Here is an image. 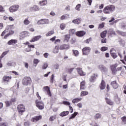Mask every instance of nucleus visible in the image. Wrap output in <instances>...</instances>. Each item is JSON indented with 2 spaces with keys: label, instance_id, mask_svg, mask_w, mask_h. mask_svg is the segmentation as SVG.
I'll list each match as a JSON object with an SVG mask.
<instances>
[{
  "label": "nucleus",
  "instance_id": "nucleus-1",
  "mask_svg": "<svg viewBox=\"0 0 126 126\" xmlns=\"http://www.w3.org/2000/svg\"><path fill=\"white\" fill-rule=\"evenodd\" d=\"M116 10V6L114 5H109L105 6L103 10V13L105 14H110Z\"/></svg>",
  "mask_w": 126,
  "mask_h": 126
},
{
  "label": "nucleus",
  "instance_id": "nucleus-2",
  "mask_svg": "<svg viewBox=\"0 0 126 126\" xmlns=\"http://www.w3.org/2000/svg\"><path fill=\"white\" fill-rule=\"evenodd\" d=\"M118 63L113 64L110 65V69L112 71V74L113 75H116L117 71H121L123 69V67H118Z\"/></svg>",
  "mask_w": 126,
  "mask_h": 126
},
{
  "label": "nucleus",
  "instance_id": "nucleus-3",
  "mask_svg": "<svg viewBox=\"0 0 126 126\" xmlns=\"http://www.w3.org/2000/svg\"><path fill=\"white\" fill-rule=\"evenodd\" d=\"M17 109L20 116H22V115H23V113H24V112H25L26 111L25 106H24V105H23V104H19L17 106Z\"/></svg>",
  "mask_w": 126,
  "mask_h": 126
},
{
  "label": "nucleus",
  "instance_id": "nucleus-4",
  "mask_svg": "<svg viewBox=\"0 0 126 126\" xmlns=\"http://www.w3.org/2000/svg\"><path fill=\"white\" fill-rule=\"evenodd\" d=\"M82 55L83 56H88L91 52V48L90 47H85L82 49Z\"/></svg>",
  "mask_w": 126,
  "mask_h": 126
},
{
  "label": "nucleus",
  "instance_id": "nucleus-5",
  "mask_svg": "<svg viewBox=\"0 0 126 126\" xmlns=\"http://www.w3.org/2000/svg\"><path fill=\"white\" fill-rule=\"evenodd\" d=\"M43 91L49 97H52V92H51V90H50V87L45 86L42 89Z\"/></svg>",
  "mask_w": 126,
  "mask_h": 126
},
{
  "label": "nucleus",
  "instance_id": "nucleus-6",
  "mask_svg": "<svg viewBox=\"0 0 126 126\" xmlns=\"http://www.w3.org/2000/svg\"><path fill=\"white\" fill-rule=\"evenodd\" d=\"M23 85L27 86L28 84L31 83V78L30 77H25L22 81Z\"/></svg>",
  "mask_w": 126,
  "mask_h": 126
},
{
  "label": "nucleus",
  "instance_id": "nucleus-7",
  "mask_svg": "<svg viewBox=\"0 0 126 126\" xmlns=\"http://www.w3.org/2000/svg\"><path fill=\"white\" fill-rule=\"evenodd\" d=\"M98 74L96 73H93L89 78L90 82L92 83H94L95 82V80L98 78Z\"/></svg>",
  "mask_w": 126,
  "mask_h": 126
},
{
  "label": "nucleus",
  "instance_id": "nucleus-8",
  "mask_svg": "<svg viewBox=\"0 0 126 126\" xmlns=\"http://www.w3.org/2000/svg\"><path fill=\"white\" fill-rule=\"evenodd\" d=\"M50 21L47 19H42L38 21L37 24V25H43L45 24H49Z\"/></svg>",
  "mask_w": 126,
  "mask_h": 126
},
{
  "label": "nucleus",
  "instance_id": "nucleus-9",
  "mask_svg": "<svg viewBox=\"0 0 126 126\" xmlns=\"http://www.w3.org/2000/svg\"><path fill=\"white\" fill-rule=\"evenodd\" d=\"M19 8V5H13L9 8V11L11 13L15 12V11H17V10H18Z\"/></svg>",
  "mask_w": 126,
  "mask_h": 126
},
{
  "label": "nucleus",
  "instance_id": "nucleus-10",
  "mask_svg": "<svg viewBox=\"0 0 126 126\" xmlns=\"http://www.w3.org/2000/svg\"><path fill=\"white\" fill-rule=\"evenodd\" d=\"M35 104L37 108L39 109V110H43L44 108H45V105L43 103L42 101H35Z\"/></svg>",
  "mask_w": 126,
  "mask_h": 126
},
{
  "label": "nucleus",
  "instance_id": "nucleus-11",
  "mask_svg": "<svg viewBox=\"0 0 126 126\" xmlns=\"http://www.w3.org/2000/svg\"><path fill=\"white\" fill-rule=\"evenodd\" d=\"M76 69L77 70L78 74H79L80 76H85V75H86V73L83 71L82 68L78 67L76 68Z\"/></svg>",
  "mask_w": 126,
  "mask_h": 126
},
{
  "label": "nucleus",
  "instance_id": "nucleus-12",
  "mask_svg": "<svg viewBox=\"0 0 126 126\" xmlns=\"http://www.w3.org/2000/svg\"><path fill=\"white\" fill-rule=\"evenodd\" d=\"M9 51H4L2 53V55L0 56V68L2 67V63H1V60L5 56H6L7 54H8Z\"/></svg>",
  "mask_w": 126,
  "mask_h": 126
},
{
  "label": "nucleus",
  "instance_id": "nucleus-13",
  "mask_svg": "<svg viewBox=\"0 0 126 126\" xmlns=\"http://www.w3.org/2000/svg\"><path fill=\"white\" fill-rule=\"evenodd\" d=\"M110 85L113 89H118L119 88V84L117 82V80L111 82Z\"/></svg>",
  "mask_w": 126,
  "mask_h": 126
},
{
  "label": "nucleus",
  "instance_id": "nucleus-14",
  "mask_svg": "<svg viewBox=\"0 0 126 126\" xmlns=\"http://www.w3.org/2000/svg\"><path fill=\"white\" fill-rule=\"evenodd\" d=\"M42 115L36 116L34 118H32L31 122H32V123H35L36 122H38V121H40V120H42Z\"/></svg>",
  "mask_w": 126,
  "mask_h": 126
},
{
  "label": "nucleus",
  "instance_id": "nucleus-15",
  "mask_svg": "<svg viewBox=\"0 0 126 126\" xmlns=\"http://www.w3.org/2000/svg\"><path fill=\"white\" fill-rule=\"evenodd\" d=\"M85 34H86V32L83 31H77L75 32V35H77V37H83Z\"/></svg>",
  "mask_w": 126,
  "mask_h": 126
},
{
  "label": "nucleus",
  "instance_id": "nucleus-16",
  "mask_svg": "<svg viewBox=\"0 0 126 126\" xmlns=\"http://www.w3.org/2000/svg\"><path fill=\"white\" fill-rule=\"evenodd\" d=\"M12 78V77L11 76H6L5 75L2 78V80L4 81V82H9L10 80H11V79Z\"/></svg>",
  "mask_w": 126,
  "mask_h": 126
},
{
  "label": "nucleus",
  "instance_id": "nucleus-17",
  "mask_svg": "<svg viewBox=\"0 0 126 126\" xmlns=\"http://www.w3.org/2000/svg\"><path fill=\"white\" fill-rule=\"evenodd\" d=\"M99 88L101 90H104L106 88V82L104 80H102L99 85Z\"/></svg>",
  "mask_w": 126,
  "mask_h": 126
},
{
  "label": "nucleus",
  "instance_id": "nucleus-18",
  "mask_svg": "<svg viewBox=\"0 0 126 126\" xmlns=\"http://www.w3.org/2000/svg\"><path fill=\"white\" fill-rule=\"evenodd\" d=\"M42 36L41 35H37L34 36L33 38H32V39L30 40V42L31 43H33L34 42H36V41H38V40H40Z\"/></svg>",
  "mask_w": 126,
  "mask_h": 126
},
{
  "label": "nucleus",
  "instance_id": "nucleus-19",
  "mask_svg": "<svg viewBox=\"0 0 126 126\" xmlns=\"http://www.w3.org/2000/svg\"><path fill=\"white\" fill-rule=\"evenodd\" d=\"M30 10H31V11H39V10H40V8L38 5H34L32 7H31L30 8Z\"/></svg>",
  "mask_w": 126,
  "mask_h": 126
},
{
  "label": "nucleus",
  "instance_id": "nucleus-20",
  "mask_svg": "<svg viewBox=\"0 0 126 126\" xmlns=\"http://www.w3.org/2000/svg\"><path fill=\"white\" fill-rule=\"evenodd\" d=\"M69 49V45L68 44H62L60 46V50H68Z\"/></svg>",
  "mask_w": 126,
  "mask_h": 126
},
{
  "label": "nucleus",
  "instance_id": "nucleus-21",
  "mask_svg": "<svg viewBox=\"0 0 126 126\" xmlns=\"http://www.w3.org/2000/svg\"><path fill=\"white\" fill-rule=\"evenodd\" d=\"M98 68L102 72H106V71H108V69H107V68L103 65H99Z\"/></svg>",
  "mask_w": 126,
  "mask_h": 126
},
{
  "label": "nucleus",
  "instance_id": "nucleus-22",
  "mask_svg": "<svg viewBox=\"0 0 126 126\" xmlns=\"http://www.w3.org/2000/svg\"><path fill=\"white\" fill-rule=\"evenodd\" d=\"M82 20V19L81 18H77L76 19L73 20L72 22V23H74V24H80L81 23V21Z\"/></svg>",
  "mask_w": 126,
  "mask_h": 126
},
{
  "label": "nucleus",
  "instance_id": "nucleus-23",
  "mask_svg": "<svg viewBox=\"0 0 126 126\" xmlns=\"http://www.w3.org/2000/svg\"><path fill=\"white\" fill-rule=\"evenodd\" d=\"M105 100L106 104L108 105H110V106H113V105H114V101H112L111 99L105 97Z\"/></svg>",
  "mask_w": 126,
  "mask_h": 126
},
{
  "label": "nucleus",
  "instance_id": "nucleus-24",
  "mask_svg": "<svg viewBox=\"0 0 126 126\" xmlns=\"http://www.w3.org/2000/svg\"><path fill=\"white\" fill-rule=\"evenodd\" d=\"M16 43H17V40L16 39H11L7 42V44L9 45V46L11 45H15Z\"/></svg>",
  "mask_w": 126,
  "mask_h": 126
},
{
  "label": "nucleus",
  "instance_id": "nucleus-25",
  "mask_svg": "<svg viewBox=\"0 0 126 126\" xmlns=\"http://www.w3.org/2000/svg\"><path fill=\"white\" fill-rule=\"evenodd\" d=\"M47 3H48V1L47 0H43L41 1H40L38 3V4L40 6H44V5H46Z\"/></svg>",
  "mask_w": 126,
  "mask_h": 126
},
{
  "label": "nucleus",
  "instance_id": "nucleus-26",
  "mask_svg": "<svg viewBox=\"0 0 126 126\" xmlns=\"http://www.w3.org/2000/svg\"><path fill=\"white\" fill-rule=\"evenodd\" d=\"M28 34V32L27 31H24L20 33V36L21 37V38H25L27 36V34Z\"/></svg>",
  "mask_w": 126,
  "mask_h": 126
},
{
  "label": "nucleus",
  "instance_id": "nucleus-27",
  "mask_svg": "<svg viewBox=\"0 0 126 126\" xmlns=\"http://www.w3.org/2000/svg\"><path fill=\"white\" fill-rule=\"evenodd\" d=\"M86 83L85 81H83L80 83V90H84L85 89V85Z\"/></svg>",
  "mask_w": 126,
  "mask_h": 126
},
{
  "label": "nucleus",
  "instance_id": "nucleus-28",
  "mask_svg": "<svg viewBox=\"0 0 126 126\" xmlns=\"http://www.w3.org/2000/svg\"><path fill=\"white\" fill-rule=\"evenodd\" d=\"M70 39V35H69V34H66L64 35L63 42H66V43H68Z\"/></svg>",
  "mask_w": 126,
  "mask_h": 126
},
{
  "label": "nucleus",
  "instance_id": "nucleus-29",
  "mask_svg": "<svg viewBox=\"0 0 126 126\" xmlns=\"http://www.w3.org/2000/svg\"><path fill=\"white\" fill-rule=\"evenodd\" d=\"M107 31H104L100 33V37L102 39H104V38H106V36H107Z\"/></svg>",
  "mask_w": 126,
  "mask_h": 126
},
{
  "label": "nucleus",
  "instance_id": "nucleus-30",
  "mask_svg": "<svg viewBox=\"0 0 126 126\" xmlns=\"http://www.w3.org/2000/svg\"><path fill=\"white\" fill-rule=\"evenodd\" d=\"M110 53V55H111V57L113 58V59H117V58H118V55H117V54H116L115 53H113V50H111Z\"/></svg>",
  "mask_w": 126,
  "mask_h": 126
},
{
  "label": "nucleus",
  "instance_id": "nucleus-31",
  "mask_svg": "<svg viewBox=\"0 0 126 126\" xmlns=\"http://www.w3.org/2000/svg\"><path fill=\"white\" fill-rule=\"evenodd\" d=\"M69 114V111H63L61 113H60V116L61 117H65V116H67Z\"/></svg>",
  "mask_w": 126,
  "mask_h": 126
},
{
  "label": "nucleus",
  "instance_id": "nucleus-32",
  "mask_svg": "<svg viewBox=\"0 0 126 126\" xmlns=\"http://www.w3.org/2000/svg\"><path fill=\"white\" fill-rule=\"evenodd\" d=\"M116 32L118 35L123 36V37H126V32H121L120 31H117Z\"/></svg>",
  "mask_w": 126,
  "mask_h": 126
},
{
  "label": "nucleus",
  "instance_id": "nucleus-33",
  "mask_svg": "<svg viewBox=\"0 0 126 126\" xmlns=\"http://www.w3.org/2000/svg\"><path fill=\"white\" fill-rule=\"evenodd\" d=\"M59 50H60V47L58 45L56 46L53 50L54 54H58L59 53Z\"/></svg>",
  "mask_w": 126,
  "mask_h": 126
},
{
  "label": "nucleus",
  "instance_id": "nucleus-34",
  "mask_svg": "<svg viewBox=\"0 0 126 126\" xmlns=\"http://www.w3.org/2000/svg\"><path fill=\"white\" fill-rule=\"evenodd\" d=\"M82 100V98H74L72 100V103H74V104H75V103H78V102H80V101H81Z\"/></svg>",
  "mask_w": 126,
  "mask_h": 126
},
{
  "label": "nucleus",
  "instance_id": "nucleus-35",
  "mask_svg": "<svg viewBox=\"0 0 126 126\" xmlns=\"http://www.w3.org/2000/svg\"><path fill=\"white\" fill-rule=\"evenodd\" d=\"M29 17H28V18H26L24 21V24L25 25H28L30 24V21H29Z\"/></svg>",
  "mask_w": 126,
  "mask_h": 126
},
{
  "label": "nucleus",
  "instance_id": "nucleus-36",
  "mask_svg": "<svg viewBox=\"0 0 126 126\" xmlns=\"http://www.w3.org/2000/svg\"><path fill=\"white\" fill-rule=\"evenodd\" d=\"M102 115L100 113H97L94 116V120H98V119H100Z\"/></svg>",
  "mask_w": 126,
  "mask_h": 126
},
{
  "label": "nucleus",
  "instance_id": "nucleus-37",
  "mask_svg": "<svg viewBox=\"0 0 126 126\" xmlns=\"http://www.w3.org/2000/svg\"><path fill=\"white\" fill-rule=\"evenodd\" d=\"M28 50H27V52H31V48H32V49H34V48H35V45H34L29 44L28 45Z\"/></svg>",
  "mask_w": 126,
  "mask_h": 126
},
{
  "label": "nucleus",
  "instance_id": "nucleus-38",
  "mask_svg": "<svg viewBox=\"0 0 126 126\" xmlns=\"http://www.w3.org/2000/svg\"><path fill=\"white\" fill-rule=\"evenodd\" d=\"M55 34V31L52 30L51 31H49L48 33L46 34V36L48 37V36H52V35Z\"/></svg>",
  "mask_w": 126,
  "mask_h": 126
},
{
  "label": "nucleus",
  "instance_id": "nucleus-39",
  "mask_svg": "<svg viewBox=\"0 0 126 126\" xmlns=\"http://www.w3.org/2000/svg\"><path fill=\"white\" fill-rule=\"evenodd\" d=\"M86 95H88V92L82 91L81 92V94H80L81 97H83V96H86Z\"/></svg>",
  "mask_w": 126,
  "mask_h": 126
},
{
  "label": "nucleus",
  "instance_id": "nucleus-40",
  "mask_svg": "<svg viewBox=\"0 0 126 126\" xmlns=\"http://www.w3.org/2000/svg\"><path fill=\"white\" fill-rule=\"evenodd\" d=\"M72 52L75 57H77L79 55V52H78V50H72Z\"/></svg>",
  "mask_w": 126,
  "mask_h": 126
},
{
  "label": "nucleus",
  "instance_id": "nucleus-41",
  "mask_svg": "<svg viewBox=\"0 0 126 126\" xmlns=\"http://www.w3.org/2000/svg\"><path fill=\"white\" fill-rule=\"evenodd\" d=\"M78 114V112H75L73 114L71 115V117L69 118V120L74 119Z\"/></svg>",
  "mask_w": 126,
  "mask_h": 126
},
{
  "label": "nucleus",
  "instance_id": "nucleus-42",
  "mask_svg": "<svg viewBox=\"0 0 126 126\" xmlns=\"http://www.w3.org/2000/svg\"><path fill=\"white\" fill-rule=\"evenodd\" d=\"M66 25L64 23H62L60 25V28L61 30H64L65 29Z\"/></svg>",
  "mask_w": 126,
  "mask_h": 126
},
{
  "label": "nucleus",
  "instance_id": "nucleus-43",
  "mask_svg": "<svg viewBox=\"0 0 126 126\" xmlns=\"http://www.w3.org/2000/svg\"><path fill=\"white\" fill-rule=\"evenodd\" d=\"M69 34L70 35H73V34H75V30L71 29L69 31Z\"/></svg>",
  "mask_w": 126,
  "mask_h": 126
},
{
  "label": "nucleus",
  "instance_id": "nucleus-44",
  "mask_svg": "<svg viewBox=\"0 0 126 126\" xmlns=\"http://www.w3.org/2000/svg\"><path fill=\"white\" fill-rule=\"evenodd\" d=\"M55 80V75L52 74L50 78V82L53 84L54 83V81Z\"/></svg>",
  "mask_w": 126,
  "mask_h": 126
},
{
  "label": "nucleus",
  "instance_id": "nucleus-45",
  "mask_svg": "<svg viewBox=\"0 0 126 126\" xmlns=\"http://www.w3.org/2000/svg\"><path fill=\"white\" fill-rule=\"evenodd\" d=\"M40 61H39V60L37 59H34L33 60V63L34 64H35V66H36L37 65V64H38V63H39Z\"/></svg>",
  "mask_w": 126,
  "mask_h": 126
},
{
  "label": "nucleus",
  "instance_id": "nucleus-46",
  "mask_svg": "<svg viewBox=\"0 0 126 126\" xmlns=\"http://www.w3.org/2000/svg\"><path fill=\"white\" fill-rule=\"evenodd\" d=\"M81 7V4H78L76 7H75V9L76 10H78V11H80V8Z\"/></svg>",
  "mask_w": 126,
  "mask_h": 126
},
{
  "label": "nucleus",
  "instance_id": "nucleus-47",
  "mask_svg": "<svg viewBox=\"0 0 126 126\" xmlns=\"http://www.w3.org/2000/svg\"><path fill=\"white\" fill-rule=\"evenodd\" d=\"M105 26V23H102L100 24L98 26V29H102V28H104Z\"/></svg>",
  "mask_w": 126,
  "mask_h": 126
},
{
  "label": "nucleus",
  "instance_id": "nucleus-48",
  "mask_svg": "<svg viewBox=\"0 0 126 126\" xmlns=\"http://www.w3.org/2000/svg\"><path fill=\"white\" fill-rule=\"evenodd\" d=\"M5 103L6 104V107H9L10 105H12V103L10 101H6L5 102Z\"/></svg>",
  "mask_w": 126,
  "mask_h": 126
},
{
  "label": "nucleus",
  "instance_id": "nucleus-49",
  "mask_svg": "<svg viewBox=\"0 0 126 126\" xmlns=\"http://www.w3.org/2000/svg\"><path fill=\"white\" fill-rule=\"evenodd\" d=\"M107 50H108V47H107L103 46L100 48V51H101V52H105Z\"/></svg>",
  "mask_w": 126,
  "mask_h": 126
},
{
  "label": "nucleus",
  "instance_id": "nucleus-50",
  "mask_svg": "<svg viewBox=\"0 0 126 126\" xmlns=\"http://www.w3.org/2000/svg\"><path fill=\"white\" fill-rule=\"evenodd\" d=\"M48 66V63H44L42 66V69H46V68H47Z\"/></svg>",
  "mask_w": 126,
  "mask_h": 126
},
{
  "label": "nucleus",
  "instance_id": "nucleus-51",
  "mask_svg": "<svg viewBox=\"0 0 126 126\" xmlns=\"http://www.w3.org/2000/svg\"><path fill=\"white\" fill-rule=\"evenodd\" d=\"M121 120H122L123 123H124V125H126V117L124 116V117H122Z\"/></svg>",
  "mask_w": 126,
  "mask_h": 126
},
{
  "label": "nucleus",
  "instance_id": "nucleus-52",
  "mask_svg": "<svg viewBox=\"0 0 126 126\" xmlns=\"http://www.w3.org/2000/svg\"><path fill=\"white\" fill-rule=\"evenodd\" d=\"M91 40H92V38L91 37H90V38H88L86 40H85L84 41L85 43H86V44H89V43H90V42H91Z\"/></svg>",
  "mask_w": 126,
  "mask_h": 126
},
{
  "label": "nucleus",
  "instance_id": "nucleus-53",
  "mask_svg": "<svg viewBox=\"0 0 126 126\" xmlns=\"http://www.w3.org/2000/svg\"><path fill=\"white\" fill-rule=\"evenodd\" d=\"M0 12H5V9L2 5H0Z\"/></svg>",
  "mask_w": 126,
  "mask_h": 126
},
{
  "label": "nucleus",
  "instance_id": "nucleus-54",
  "mask_svg": "<svg viewBox=\"0 0 126 126\" xmlns=\"http://www.w3.org/2000/svg\"><path fill=\"white\" fill-rule=\"evenodd\" d=\"M8 125L7 124V123L6 122H2V123H0V126H8Z\"/></svg>",
  "mask_w": 126,
  "mask_h": 126
},
{
  "label": "nucleus",
  "instance_id": "nucleus-55",
  "mask_svg": "<svg viewBox=\"0 0 126 126\" xmlns=\"http://www.w3.org/2000/svg\"><path fill=\"white\" fill-rule=\"evenodd\" d=\"M74 70V68H69L67 69V72L71 74L72 71Z\"/></svg>",
  "mask_w": 126,
  "mask_h": 126
},
{
  "label": "nucleus",
  "instance_id": "nucleus-56",
  "mask_svg": "<svg viewBox=\"0 0 126 126\" xmlns=\"http://www.w3.org/2000/svg\"><path fill=\"white\" fill-rule=\"evenodd\" d=\"M55 120H56V117L53 116H51L49 118V121L50 122H53V121H54Z\"/></svg>",
  "mask_w": 126,
  "mask_h": 126
},
{
  "label": "nucleus",
  "instance_id": "nucleus-57",
  "mask_svg": "<svg viewBox=\"0 0 126 126\" xmlns=\"http://www.w3.org/2000/svg\"><path fill=\"white\" fill-rule=\"evenodd\" d=\"M101 43L102 44H104V43H107V38H103L102 39H101Z\"/></svg>",
  "mask_w": 126,
  "mask_h": 126
},
{
  "label": "nucleus",
  "instance_id": "nucleus-58",
  "mask_svg": "<svg viewBox=\"0 0 126 126\" xmlns=\"http://www.w3.org/2000/svg\"><path fill=\"white\" fill-rule=\"evenodd\" d=\"M10 102H11V103L12 104V103H14V102H16V98H12L10 100Z\"/></svg>",
  "mask_w": 126,
  "mask_h": 126
},
{
  "label": "nucleus",
  "instance_id": "nucleus-59",
  "mask_svg": "<svg viewBox=\"0 0 126 126\" xmlns=\"http://www.w3.org/2000/svg\"><path fill=\"white\" fill-rule=\"evenodd\" d=\"M75 42H76V39H75V38H72L70 41L71 44H74L75 43Z\"/></svg>",
  "mask_w": 126,
  "mask_h": 126
},
{
  "label": "nucleus",
  "instance_id": "nucleus-60",
  "mask_svg": "<svg viewBox=\"0 0 126 126\" xmlns=\"http://www.w3.org/2000/svg\"><path fill=\"white\" fill-rule=\"evenodd\" d=\"M60 42H61V40H60L59 39H58L55 40L54 44H56L58 45V44H60Z\"/></svg>",
  "mask_w": 126,
  "mask_h": 126
},
{
  "label": "nucleus",
  "instance_id": "nucleus-61",
  "mask_svg": "<svg viewBox=\"0 0 126 126\" xmlns=\"http://www.w3.org/2000/svg\"><path fill=\"white\" fill-rule=\"evenodd\" d=\"M63 104L64 105H66L67 106H70V103H69V102L68 101H64L63 102Z\"/></svg>",
  "mask_w": 126,
  "mask_h": 126
},
{
  "label": "nucleus",
  "instance_id": "nucleus-62",
  "mask_svg": "<svg viewBox=\"0 0 126 126\" xmlns=\"http://www.w3.org/2000/svg\"><path fill=\"white\" fill-rule=\"evenodd\" d=\"M109 34L110 35H116V32L114 31H109Z\"/></svg>",
  "mask_w": 126,
  "mask_h": 126
},
{
  "label": "nucleus",
  "instance_id": "nucleus-63",
  "mask_svg": "<svg viewBox=\"0 0 126 126\" xmlns=\"http://www.w3.org/2000/svg\"><path fill=\"white\" fill-rule=\"evenodd\" d=\"M43 57L45 58V59H47L48 57H49V53H45L43 54Z\"/></svg>",
  "mask_w": 126,
  "mask_h": 126
},
{
  "label": "nucleus",
  "instance_id": "nucleus-64",
  "mask_svg": "<svg viewBox=\"0 0 126 126\" xmlns=\"http://www.w3.org/2000/svg\"><path fill=\"white\" fill-rule=\"evenodd\" d=\"M69 110L70 111V113L73 112V108L70 105L69 106Z\"/></svg>",
  "mask_w": 126,
  "mask_h": 126
}]
</instances>
